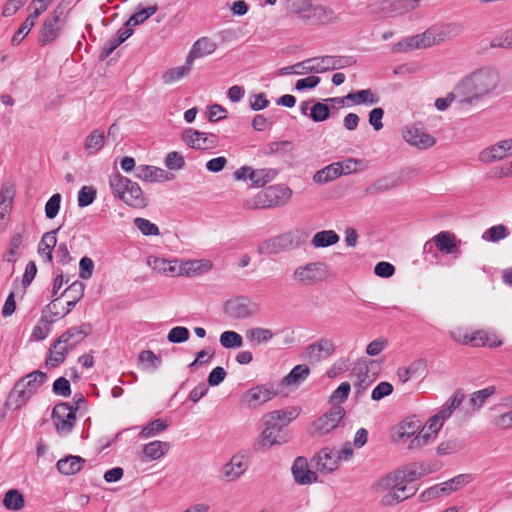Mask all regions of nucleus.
Wrapping results in <instances>:
<instances>
[{
  "instance_id": "obj_1",
  "label": "nucleus",
  "mask_w": 512,
  "mask_h": 512,
  "mask_svg": "<svg viewBox=\"0 0 512 512\" xmlns=\"http://www.w3.org/2000/svg\"><path fill=\"white\" fill-rule=\"evenodd\" d=\"M420 479L413 463H409L392 473L381 477L373 484L376 493H382L380 503L384 507L396 505L412 497L416 488L408 486L410 482Z\"/></svg>"
},
{
  "instance_id": "obj_2",
  "label": "nucleus",
  "mask_w": 512,
  "mask_h": 512,
  "mask_svg": "<svg viewBox=\"0 0 512 512\" xmlns=\"http://www.w3.org/2000/svg\"><path fill=\"white\" fill-rule=\"evenodd\" d=\"M499 83L498 73L491 68H482L465 77L456 85V91L462 95L459 106L472 105L495 90Z\"/></svg>"
},
{
  "instance_id": "obj_3",
  "label": "nucleus",
  "mask_w": 512,
  "mask_h": 512,
  "mask_svg": "<svg viewBox=\"0 0 512 512\" xmlns=\"http://www.w3.org/2000/svg\"><path fill=\"white\" fill-rule=\"evenodd\" d=\"M92 333V325L83 323L77 327H71L62 333L51 345L46 365L57 367L66 359L69 352L87 336Z\"/></svg>"
},
{
  "instance_id": "obj_4",
  "label": "nucleus",
  "mask_w": 512,
  "mask_h": 512,
  "mask_svg": "<svg viewBox=\"0 0 512 512\" xmlns=\"http://www.w3.org/2000/svg\"><path fill=\"white\" fill-rule=\"evenodd\" d=\"M109 186L114 198L123 201L126 205L143 209L148 206V198L137 182L123 176L114 170L109 176Z\"/></svg>"
},
{
  "instance_id": "obj_5",
  "label": "nucleus",
  "mask_w": 512,
  "mask_h": 512,
  "mask_svg": "<svg viewBox=\"0 0 512 512\" xmlns=\"http://www.w3.org/2000/svg\"><path fill=\"white\" fill-rule=\"evenodd\" d=\"M308 232L295 228L262 241L257 248L260 255H276L298 249L307 242Z\"/></svg>"
},
{
  "instance_id": "obj_6",
  "label": "nucleus",
  "mask_w": 512,
  "mask_h": 512,
  "mask_svg": "<svg viewBox=\"0 0 512 512\" xmlns=\"http://www.w3.org/2000/svg\"><path fill=\"white\" fill-rule=\"evenodd\" d=\"M47 380V374L42 371H33L15 384L6 401L8 408L20 409L34 395Z\"/></svg>"
},
{
  "instance_id": "obj_7",
  "label": "nucleus",
  "mask_w": 512,
  "mask_h": 512,
  "mask_svg": "<svg viewBox=\"0 0 512 512\" xmlns=\"http://www.w3.org/2000/svg\"><path fill=\"white\" fill-rule=\"evenodd\" d=\"M292 191L284 185H272L259 192L255 197L247 199L243 207L248 210L263 209L285 204Z\"/></svg>"
},
{
  "instance_id": "obj_8",
  "label": "nucleus",
  "mask_w": 512,
  "mask_h": 512,
  "mask_svg": "<svg viewBox=\"0 0 512 512\" xmlns=\"http://www.w3.org/2000/svg\"><path fill=\"white\" fill-rule=\"evenodd\" d=\"M419 0H381L369 4L367 9L377 18L396 17L415 10Z\"/></svg>"
},
{
  "instance_id": "obj_9",
  "label": "nucleus",
  "mask_w": 512,
  "mask_h": 512,
  "mask_svg": "<svg viewBox=\"0 0 512 512\" xmlns=\"http://www.w3.org/2000/svg\"><path fill=\"white\" fill-rule=\"evenodd\" d=\"M304 73H324L329 70L342 69L356 63L350 56H323L305 60Z\"/></svg>"
},
{
  "instance_id": "obj_10",
  "label": "nucleus",
  "mask_w": 512,
  "mask_h": 512,
  "mask_svg": "<svg viewBox=\"0 0 512 512\" xmlns=\"http://www.w3.org/2000/svg\"><path fill=\"white\" fill-rule=\"evenodd\" d=\"M327 275V265L320 261L298 266L293 272L294 280L301 286L317 285L323 282Z\"/></svg>"
},
{
  "instance_id": "obj_11",
  "label": "nucleus",
  "mask_w": 512,
  "mask_h": 512,
  "mask_svg": "<svg viewBox=\"0 0 512 512\" xmlns=\"http://www.w3.org/2000/svg\"><path fill=\"white\" fill-rule=\"evenodd\" d=\"M63 15L64 8L58 5L44 20L38 35V42L41 46H45L58 38L65 24Z\"/></svg>"
},
{
  "instance_id": "obj_12",
  "label": "nucleus",
  "mask_w": 512,
  "mask_h": 512,
  "mask_svg": "<svg viewBox=\"0 0 512 512\" xmlns=\"http://www.w3.org/2000/svg\"><path fill=\"white\" fill-rule=\"evenodd\" d=\"M278 395V389L271 382L258 384L245 391L240 402L249 409H255Z\"/></svg>"
},
{
  "instance_id": "obj_13",
  "label": "nucleus",
  "mask_w": 512,
  "mask_h": 512,
  "mask_svg": "<svg viewBox=\"0 0 512 512\" xmlns=\"http://www.w3.org/2000/svg\"><path fill=\"white\" fill-rule=\"evenodd\" d=\"M345 416V410L340 405H333L324 415L316 419L310 427L309 433L313 437L324 436L338 427Z\"/></svg>"
},
{
  "instance_id": "obj_14",
  "label": "nucleus",
  "mask_w": 512,
  "mask_h": 512,
  "mask_svg": "<svg viewBox=\"0 0 512 512\" xmlns=\"http://www.w3.org/2000/svg\"><path fill=\"white\" fill-rule=\"evenodd\" d=\"M258 303L252 301L247 296H237L226 301L224 305L225 313L237 320L248 319L259 313Z\"/></svg>"
},
{
  "instance_id": "obj_15",
  "label": "nucleus",
  "mask_w": 512,
  "mask_h": 512,
  "mask_svg": "<svg viewBox=\"0 0 512 512\" xmlns=\"http://www.w3.org/2000/svg\"><path fill=\"white\" fill-rule=\"evenodd\" d=\"M463 31L462 25L448 23L432 26L423 33L427 47L443 43L451 38L457 37Z\"/></svg>"
},
{
  "instance_id": "obj_16",
  "label": "nucleus",
  "mask_w": 512,
  "mask_h": 512,
  "mask_svg": "<svg viewBox=\"0 0 512 512\" xmlns=\"http://www.w3.org/2000/svg\"><path fill=\"white\" fill-rule=\"evenodd\" d=\"M51 418L59 434H68L75 425L76 412L69 403L61 402L54 406Z\"/></svg>"
},
{
  "instance_id": "obj_17",
  "label": "nucleus",
  "mask_w": 512,
  "mask_h": 512,
  "mask_svg": "<svg viewBox=\"0 0 512 512\" xmlns=\"http://www.w3.org/2000/svg\"><path fill=\"white\" fill-rule=\"evenodd\" d=\"M207 135V133L187 128L182 132L181 139L187 146L193 149L215 148L218 144L216 136L211 134V138H209Z\"/></svg>"
},
{
  "instance_id": "obj_18",
  "label": "nucleus",
  "mask_w": 512,
  "mask_h": 512,
  "mask_svg": "<svg viewBox=\"0 0 512 512\" xmlns=\"http://www.w3.org/2000/svg\"><path fill=\"white\" fill-rule=\"evenodd\" d=\"M335 349V344L331 339L321 338L306 347V358L310 363H317L329 358Z\"/></svg>"
},
{
  "instance_id": "obj_19",
  "label": "nucleus",
  "mask_w": 512,
  "mask_h": 512,
  "mask_svg": "<svg viewBox=\"0 0 512 512\" xmlns=\"http://www.w3.org/2000/svg\"><path fill=\"white\" fill-rule=\"evenodd\" d=\"M311 462L319 472L328 474L339 467V456L334 449L325 447L314 455Z\"/></svg>"
},
{
  "instance_id": "obj_20",
  "label": "nucleus",
  "mask_w": 512,
  "mask_h": 512,
  "mask_svg": "<svg viewBox=\"0 0 512 512\" xmlns=\"http://www.w3.org/2000/svg\"><path fill=\"white\" fill-rule=\"evenodd\" d=\"M265 429L262 431L259 439L254 443L255 451H265L269 449L273 445H279L282 443H286L287 439L281 435V433H277V425L270 424L268 421H264Z\"/></svg>"
},
{
  "instance_id": "obj_21",
  "label": "nucleus",
  "mask_w": 512,
  "mask_h": 512,
  "mask_svg": "<svg viewBox=\"0 0 512 512\" xmlns=\"http://www.w3.org/2000/svg\"><path fill=\"white\" fill-rule=\"evenodd\" d=\"M294 481L299 485H309L317 481L316 472L309 469L308 461L303 456H298L291 467Z\"/></svg>"
},
{
  "instance_id": "obj_22",
  "label": "nucleus",
  "mask_w": 512,
  "mask_h": 512,
  "mask_svg": "<svg viewBox=\"0 0 512 512\" xmlns=\"http://www.w3.org/2000/svg\"><path fill=\"white\" fill-rule=\"evenodd\" d=\"M403 138L419 149H428L436 144V139L422 128L411 127L403 132Z\"/></svg>"
},
{
  "instance_id": "obj_23",
  "label": "nucleus",
  "mask_w": 512,
  "mask_h": 512,
  "mask_svg": "<svg viewBox=\"0 0 512 512\" xmlns=\"http://www.w3.org/2000/svg\"><path fill=\"white\" fill-rule=\"evenodd\" d=\"M369 371V364L367 361H358L353 367L351 375L356 378L354 387L357 395L364 393L375 380L374 376L370 377Z\"/></svg>"
},
{
  "instance_id": "obj_24",
  "label": "nucleus",
  "mask_w": 512,
  "mask_h": 512,
  "mask_svg": "<svg viewBox=\"0 0 512 512\" xmlns=\"http://www.w3.org/2000/svg\"><path fill=\"white\" fill-rule=\"evenodd\" d=\"M135 176L142 181L149 182H163L172 180L174 178L172 173H169L164 169L149 165H139L136 167Z\"/></svg>"
},
{
  "instance_id": "obj_25",
  "label": "nucleus",
  "mask_w": 512,
  "mask_h": 512,
  "mask_svg": "<svg viewBox=\"0 0 512 512\" xmlns=\"http://www.w3.org/2000/svg\"><path fill=\"white\" fill-rule=\"evenodd\" d=\"M451 337L462 344H470L475 347L489 346L491 348L502 345V341L491 340L484 331H476L471 336L457 335L456 332H451Z\"/></svg>"
},
{
  "instance_id": "obj_26",
  "label": "nucleus",
  "mask_w": 512,
  "mask_h": 512,
  "mask_svg": "<svg viewBox=\"0 0 512 512\" xmlns=\"http://www.w3.org/2000/svg\"><path fill=\"white\" fill-rule=\"evenodd\" d=\"M510 150H512V139L503 140L490 148L484 149L480 153L479 159L484 163H491L506 157Z\"/></svg>"
},
{
  "instance_id": "obj_27",
  "label": "nucleus",
  "mask_w": 512,
  "mask_h": 512,
  "mask_svg": "<svg viewBox=\"0 0 512 512\" xmlns=\"http://www.w3.org/2000/svg\"><path fill=\"white\" fill-rule=\"evenodd\" d=\"M402 183L400 176L395 173L386 175L376 180L364 189L367 195H377L398 187Z\"/></svg>"
},
{
  "instance_id": "obj_28",
  "label": "nucleus",
  "mask_w": 512,
  "mask_h": 512,
  "mask_svg": "<svg viewBox=\"0 0 512 512\" xmlns=\"http://www.w3.org/2000/svg\"><path fill=\"white\" fill-rule=\"evenodd\" d=\"M298 414L299 412L296 408L275 410L265 414L263 421H268L270 424H276L278 426L277 433H281L282 428L294 420Z\"/></svg>"
},
{
  "instance_id": "obj_29",
  "label": "nucleus",
  "mask_w": 512,
  "mask_h": 512,
  "mask_svg": "<svg viewBox=\"0 0 512 512\" xmlns=\"http://www.w3.org/2000/svg\"><path fill=\"white\" fill-rule=\"evenodd\" d=\"M59 230L60 227L44 233L38 244L37 252L41 257H43L44 261L47 263H51L53 260V251L55 246L57 245L56 234Z\"/></svg>"
},
{
  "instance_id": "obj_30",
  "label": "nucleus",
  "mask_w": 512,
  "mask_h": 512,
  "mask_svg": "<svg viewBox=\"0 0 512 512\" xmlns=\"http://www.w3.org/2000/svg\"><path fill=\"white\" fill-rule=\"evenodd\" d=\"M243 457L234 455L231 460L221 469V478L226 482H232L238 479L245 471L246 467L242 461Z\"/></svg>"
},
{
  "instance_id": "obj_31",
  "label": "nucleus",
  "mask_w": 512,
  "mask_h": 512,
  "mask_svg": "<svg viewBox=\"0 0 512 512\" xmlns=\"http://www.w3.org/2000/svg\"><path fill=\"white\" fill-rule=\"evenodd\" d=\"M217 48V44L208 37L198 39L192 46L187 58L193 63L197 58L212 54Z\"/></svg>"
},
{
  "instance_id": "obj_32",
  "label": "nucleus",
  "mask_w": 512,
  "mask_h": 512,
  "mask_svg": "<svg viewBox=\"0 0 512 512\" xmlns=\"http://www.w3.org/2000/svg\"><path fill=\"white\" fill-rule=\"evenodd\" d=\"M85 463V459L80 456L69 455L58 460L57 470L66 476L78 473Z\"/></svg>"
},
{
  "instance_id": "obj_33",
  "label": "nucleus",
  "mask_w": 512,
  "mask_h": 512,
  "mask_svg": "<svg viewBox=\"0 0 512 512\" xmlns=\"http://www.w3.org/2000/svg\"><path fill=\"white\" fill-rule=\"evenodd\" d=\"M341 175H343V170L341 169V162H336L327 165L323 169L317 171L313 176V180L315 183L324 184L337 179Z\"/></svg>"
},
{
  "instance_id": "obj_34",
  "label": "nucleus",
  "mask_w": 512,
  "mask_h": 512,
  "mask_svg": "<svg viewBox=\"0 0 512 512\" xmlns=\"http://www.w3.org/2000/svg\"><path fill=\"white\" fill-rule=\"evenodd\" d=\"M422 48H427L426 41L423 38V33L407 37L404 40L395 43L392 47V51L400 53Z\"/></svg>"
},
{
  "instance_id": "obj_35",
  "label": "nucleus",
  "mask_w": 512,
  "mask_h": 512,
  "mask_svg": "<svg viewBox=\"0 0 512 512\" xmlns=\"http://www.w3.org/2000/svg\"><path fill=\"white\" fill-rule=\"evenodd\" d=\"M435 246L445 254H452L457 249L456 237L448 231H441L434 238Z\"/></svg>"
},
{
  "instance_id": "obj_36",
  "label": "nucleus",
  "mask_w": 512,
  "mask_h": 512,
  "mask_svg": "<svg viewBox=\"0 0 512 512\" xmlns=\"http://www.w3.org/2000/svg\"><path fill=\"white\" fill-rule=\"evenodd\" d=\"M312 19L314 25H327L335 23L337 21V16L329 7L313 5Z\"/></svg>"
},
{
  "instance_id": "obj_37",
  "label": "nucleus",
  "mask_w": 512,
  "mask_h": 512,
  "mask_svg": "<svg viewBox=\"0 0 512 512\" xmlns=\"http://www.w3.org/2000/svg\"><path fill=\"white\" fill-rule=\"evenodd\" d=\"M426 369V361L418 359L413 361L409 367L399 368L397 375L399 379L405 383L414 376H421Z\"/></svg>"
},
{
  "instance_id": "obj_38",
  "label": "nucleus",
  "mask_w": 512,
  "mask_h": 512,
  "mask_svg": "<svg viewBox=\"0 0 512 512\" xmlns=\"http://www.w3.org/2000/svg\"><path fill=\"white\" fill-rule=\"evenodd\" d=\"M212 267L210 261H186L179 266L178 275L193 276L209 270Z\"/></svg>"
},
{
  "instance_id": "obj_39",
  "label": "nucleus",
  "mask_w": 512,
  "mask_h": 512,
  "mask_svg": "<svg viewBox=\"0 0 512 512\" xmlns=\"http://www.w3.org/2000/svg\"><path fill=\"white\" fill-rule=\"evenodd\" d=\"M339 235L333 230H322L317 232L312 240L311 244L315 248H325L338 243Z\"/></svg>"
},
{
  "instance_id": "obj_40",
  "label": "nucleus",
  "mask_w": 512,
  "mask_h": 512,
  "mask_svg": "<svg viewBox=\"0 0 512 512\" xmlns=\"http://www.w3.org/2000/svg\"><path fill=\"white\" fill-rule=\"evenodd\" d=\"M249 175L253 186L263 187L277 176V170L272 168L252 169Z\"/></svg>"
},
{
  "instance_id": "obj_41",
  "label": "nucleus",
  "mask_w": 512,
  "mask_h": 512,
  "mask_svg": "<svg viewBox=\"0 0 512 512\" xmlns=\"http://www.w3.org/2000/svg\"><path fill=\"white\" fill-rule=\"evenodd\" d=\"M348 101H352L355 105L359 104H377L379 97L375 96L371 89H363L356 92H350L346 95Z\"/></svg>"
},
{
  "instance_id": "obj_42",
  "label": "nucleus",
  "mask_w": 512,
  "mask_h": 512,
  "mask_svg": "<svg viewBox=\"0 0 512 512\" xmlns=\"http://www.w3.org/2000/svg\"><path fill=\"white\" fill-rule=\"evenodd\" d=\"M193 63L186 58L183 66L168 69L162 76L164 83L171 84L185 77L192 69Z\"/></svg>"
},
{
  "instance_id": "obj_43",
  "label": "nucleus",
  "mask_w": 512,
  "mask_h": 512,
  "mask_svg": "<svg viewBox=\"0 0 512 512\" xmlns=\"http://www.w3.org/2000/svg\"><path fill=\"white\" fill-rule=\"evenodd\" d=\"M3 505L8 510L19 511L25 506L24 496L19 490L11 489L6 492Z\"/></svg>"
},
{
  "instance_id": "obj_44",
  "label": "nucleus",
  "mask_w": 512,
  "mask_h": 512,
  "mask_svg": "<svg viewBox=\"0 0 512 512\" xmlns=\"http://www.w3.org/2000/svg\"><path fill=\"white\" fill-rule=\"evenodd\" d=\"M310 373V369L305 364L296 365L288 375L282 379L284 385L299 384L304 381Z\"/></svg>"
},
{
  "instance_id": "obj_45",
  "label": "nucleus",
  "mask_w": 512,
  "mask_h": 512,
  "mask_svg": "<svg viewBox=\"0 0 512 512\" xmlns=\"http://www.w3.org/2000/svg\"><path fill=\"white\" fill-rule=\"evenodd\" d=\"M169 443L163 441H153L143 447V453L150 460H157L169 450Z\"/></svg>"
},
{
  "instance_id": "obj_46",
  "label": "nucleus",
  "mask_w": 512,
  "mask_h": 512,
  "mask_svg": "<svg viewBox=\"0 0 512 512\" xmlns=\"http://www.w3.org/2000/svg\"><path fill=\"white\" fill-rule=\"evenodd\" d=\"M104 133L99 130H93L85 139L84 148L89 154H96L104 145Z\"/></svg>"
},
{
  "instance_id": "obj_47",
  "label": "nucleus",
  "mask_w": 512,
  "mask_h": 512,
  "mask_svg": "<svg viewBox=\"0 0 512 512\" xmlns=\"http://www.w3.org/2000/svg\"><path fill=\"white\" fill-rule=\"evenodd\" d=\"M420 428V421L415 418H407L398 428V438L400 440L408 439L413 436Z\"/></svg>"
},
{
  "instance_id": "obj_48",
  "label": "nucleus",
  "mask_w": 512,
  "mask_h": 512,
  "mask_svg": "<svg viewBox=\"0 0 512 512\" xmlns=\"http://www.w3.org/2000/svg\"><path fill=\"white\" fill-rule=\"evenodd\" d=\"M148 264L160 273L169 275L176 272V261H170L160 257L150 258Z\"/></svg>"
},
{
  "instance_id": "obj_49",
  "label": "nucleus",
  "mask_w": 512,
  "mask_h": 512,
  "mask_svg": "<svg viewBox=\"0 0 512 512\" xmlns=\"http://www.w3.org/2000/svg\"><path fill=\"white\" fill-rule=\"evenodd\" d=\"M509 235L508 228L503 224H498L487 229L482 238L488 242H498Z\"/></svg>"
},
{
  "instance_id": "obj_50",
  "label": "nucleus",
  "mask_w": 512,
  "mask_h": 512,
  "mask_svg": "<svg viewBox=\"0 0 512 512\" xmlns=\"http://www.w3.org/2000/svg\"><path fill=\"white\" fill-rule=\"evenodd\" d=\"M246 337L251 342H256L257 344L268 342L273 338V333L270 329L256 327L249 329L246 332Z\"/></svg>"
},
{
  "instance_id": "obj_51",
  "label": "nucleus",
  "mask_w": 512,
  "mask_h": 512,
  "mask_svg": "<svg viewBox=\"0 0 512 512\" xmlns=\"http://www.w3.org/2000/svg\"><path fill=\"white\" fill-rule=\"evenodd\" d=\"M220 344L226 349L239 348L243 345V338L235 331H224L220 335Z\"/></svg>"
},
{
  "instance_id": "obj_52",
  "label": "nucleus",
  "mask_w": 512,
  "mask_h": 512,
  "mask_svg": "<svg viewBox=\"0 0 512 512\" xmlns=\"http://www.w3.org/2000/svg\"><path fill=\"white\" fill-rule=\"evenodd\" d=\"M84 290V283L79 280H76L64 290L60 298L62 296H65L68 300L79 302L84 296Z\"/></svg>"
},
{
  "instance_id": "obj_53",
  "label": "nucleus",
  "mask_w": 512,
  "mask_h": 512,
  "mask_svg": "<svg viewBox=\"0 0 512 512\" xmlns=\"http://www.w3.org/2000/svg\"><path fill=\"white\" fill-rule=\"evenodd\" d=\"M494 393L495 387L489 386L487 388L472 393L469 402L473 408H480L483 406L485 401Z\"/></svg>"
},
{
  "instance_id": "obj_54",
  "label": "nucleus",
  "mask_w": 512,
  "mask_h": 512,
  "mask_svg": "<svg viewBox=\"0 0 512 512\" xmlns=\"http://www.w3.org/2000/svg\"><path fill=\"white\" fill-rule=\"evenodd\" d=\"M309 117L315 122H322L330 117V109L328 105L322 102H316L311 108Z\"/></svg>"
},
{
  "instance_id": "obj_55",
  "label": "nucleus",
  "mask_w": 512,
  "mask_h": 512,
  "mask_svg": "<svg viewBox=\"0 0 512 512\" xmlns=\"http://www.w3.org/2000/svg\"><path fill=\"white\" fill-rule=\"evenodd\" d=\"M139 362L146 364L145 369L151 368L152 371L158 369L161 364V359L155 355L151 350H143L138 356Z\"/></svg>"
},
{
  "instance_id": "obj_56",
  "label": "nucleus",
  "mask_w": 512,
  "mask_h": 512,
  "mask_svg": "<svg viewBox=\"0 0 512 512\" xmlns=\"http://www.w3.org/2000/svg\"><path fill=\"white\" fill-rule=\"evenodd\" d=\"M134 224L145 236H157L160 234L158 226L145 218H135Z\"/></svg>"
},
{
  "instance_id": "obj_57",
  "label": "nucleus",
  "mask_w": 512,
  "mask_h": 512,
  "mask_svg": "<svg viewBox=\"0 0 512 512\" xmlns=\"http://www.w3.org/2000/svg\"><path fill=\"white\" fill-rule=\"evenodd\" d=\"M97 191L92 186H83L78 192V206L87 207L96 198Z\"/></svg>"
},
{
  "instance_id": "obj_58",
  "label": "nucleus",
  "mask_w": 512,
  "mask_h": 512,
  "mask_svg": "<svg viewBox=\"0 0 512 512\" xmlns=\"http://www.w3.org/2000/svg\"><path fill=\"white\" fill-rule=\"evenodd\" d=\"M168 427L166 421L161 418L155 419L150 422L147 426H145L140 435L143 437H152L162 431H164Z\"/></svg>"
},
{
  "instance_id": "obj_59",
  "label": "nucleus",
  "mask_w": 512,
  "mask_h": 512,
  "mask_svg": "<svg viewBox=\"0 0 512 512\" xmlns=\"http://www.w3.org/2000/svg\"><path fill=\"white\" fill-rule=\"evenodd\" d=\"M189 337H190V332L186 327L176 326V327H173L169 331V333L167 335V340L170 343L179 344V343L186 342L189 339Z\"/></svg>"
},
{
  "instance_id": "obj_60",
  "label": "nucleus",
  "mask_w": 512,
  "mask_h": 512,
  "mask_svg": "<svg viewBox=\"0 0 512 512\" xmlns=\"http://www.w3.org/2000/svg\"><path fill=\"white\" fill-rule=\"evenodd\" d=\"M311 0H286L288 14L301 15L310 8Z\"/></svg>"
},
{
  "instance_id": "obj_61",
  "label": "nucleus",
  "mask_w": 512,
  "mask_h": 512,
  "mask_svg": "<svg viewBox=\"0 0 512 512\" xmlns=\"http://www.w3.org/2000/svg\"><path fill=\"white\" fill-rule=\"evenodd\" d=\"M61 195L59 193L53 194L45 204V215L48 219H54L60 210Z\"/></svg>"
},
{
  "instance_id": "obj_62",
  "label": "nucleus",
  "mask_w": 512,
  "mask_h": 512,
  "mask_svg": "<svg viewBox=\"0 0 512 512\" xmlns=\"http://www.w3.org/2000/svg\"><path fill=\"white\" fill-rule=\"evenodd\" d=\"M462 449V443L457 439H450L440 443L437 447L439 455H450Z\"/></svg>"
},
{
  "instance_id": "obj_63",
  "label": "nucleus",
  "mask_w": 512,
  "mask_h": 512,
  "mask_svg": "<svg viewBox=\"0 0 512 512\" xmlns=\"http://www.w3.org/2000/svg\"><path fill=\"white\" fill-rule=\"evenodd\" d=\"M293 149H294V144L292 141H289V140L277 141V142H271L267 145L266 153L285 154L287 152L292 151Z\"/></svg>"
},
{
  "instance_id": "obj_64",
  "label": "nucleus",
  "mask_w": 512,
  "mask_h": 512,
  "mask_svg": "<svg viewBox=\"0 0 512 512\" xmlns=\"http://www.w3.org/2000/svg\"><path fill=\"white\" fill-rule=\"evenodd\" d=\"M351 385L349 382H342L338 388L331 394V403H342L344 402L350 393Z\"/></svg>"
}]
</instances>
